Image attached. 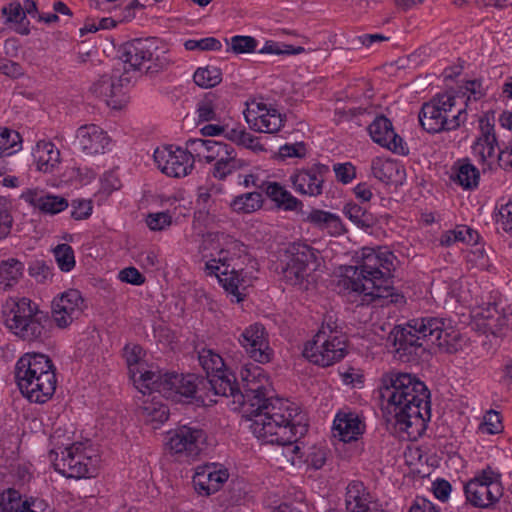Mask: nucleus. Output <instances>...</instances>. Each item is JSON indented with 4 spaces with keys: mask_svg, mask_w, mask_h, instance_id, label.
I'll return each instance as SVG.
<instances>
[{
    "mask_svg": "<svg viewBox=\"0 0 512 512\" xmlns=\"http://www.w3.org/2000/svg\"><path fill=\"white\" fill-rule=\"evenodd\" d=\"M382 382L380 396L386 401L387 421L416 440L431 418L430 391L416 375L406 372H391Z\"/></svg>",
    "mask_w": 512,
    "mask_h": 512,
    "instance_id": "1",
    "label": "nucleus"
},
{
    "mask_svg": "<svg viewBox=\"0 0 512 512\" xmlns=\"http://www.w3.org/2000/svg\"><path fill=\"white\" fill-rule=\"evenodd\" d=\"M396 257L381 247H364L357 254L356 265L347 266L339 284L343 288L362 295L364 305L387 306L402 304L404 296L392 286V271Z\"/></svg>",
    "mask_w": 512,
    "mask_h": 512,
    "instance_id": "2",
    "label": "nucleus"
},
{
    "mask_svg": "<svg viewBox=\"0 0 512 512\" xmlns=\"http://www.w3.org/2000/svg\"><path fill=\"white\" fill-rule=\"evenodd\" d=\"M221 245L218 258L205 263V272L207 275L216 276L224 290L239 303L246 297V291L255 278L253 271H248L247 266L250 264L254 270L256 262L248 253L247 247L236 239L223 236Z\"/></svg>",
    "mask_w": 512,
    "mask_h": 512,
    "instance_id": "3",
    "label": "nucleus"
},
{
    "mask_svg": "<svg viewBox=\"0 0 512 512\" xmlns=\"http://www.w3.org/2000/svg\"><path fill=\"white\" fill-rule=\"evenodd\" d=\"M215 396L231 397L234 404H238L245 417L250 421V429L254 434L256 423H276L291 420V413L298 407L288 400L268 398L264 393H240L236 377L212 380Z\"/></svg>",
    "mask_w": 512,
    "mask_h": 512,
    "instance_id": "4",
    "label": "nucleus"
},
{
    "mask_svg": "<svg viewBox=\"0 0 512 512\" xmlns=\"http://www.w3.org/2000/svg\"><path fill=\"white\" fill-rule=\"evenodd\" d=\"M17 385L30 402L43 404L56 390V373L52 360L41 353H26L15 366Z\"/></svg>",
    "mask_w": 512,
    "mask_h": 512,
    "instance_id": "5",
    "label": "nucleus"
},
{
    "mask_svg": "<svg viewBox=\"0 0 512 512\" xmlns=\"http://www.w3.org/2000/svg\"><path fill=\"white\" fill-rule=\"evenodd\" d=\"M2 314L7 328L24 341H43L49 336L50 316L29 298H9Z\"/></svg>",
    "mask_w": 512,
    "mask_h": 512,
    "instance_id": "6",
    "label": "nucleus"
},
{
    "mask_svg": "<svg viewBox=\"0 0 512 512\" xmlns=\"http://www.w3.org/2000/svg\"><path fill=\"white\" fill-rule=\"evenodd\" d=\"M137 388L143 395L148 391L150 394L158 392L163 397L174 401L195 399L205 404V397L208 396L209 388H204L194 374L179 375L177 373H164L144 371L139 379L134 380Z\"/></svg>",
    "mask_w": 512,
    "mask_h": 512,
    "instance_id": "7",
    "label": "nucleus"
},
{
    "mask_svg": "<svg viewBox=\"0 0 512 512\" xmlns=\"http://www.w3.org/2000/svg\"><path fill=\"white\" fill-rule=\"evenodd\" d=\"M303 417L298 410L291 413V420L276 423H256L254 435L264 443L277 444L282 446V454L287 461L294 465L297 460L304 456L298 439L307 432V426L302 424Z\"/></svg>",
    "mask_w": 512,
    "mask_h": 512,
    "instance_id": "8",
    "label": "nucleus"
},
{
    "mask_svg": "<svg viewBox=\"0 0 512 512\" xmlns=\"http://www.w3.org/2000/svg\"><path fill=\"white\" fill-rule=\"evenodd\" d=\"M419 122L428 133L457 130L467 120L465 108H456V96L438 94L422 105Z\"/></svg>",
    "mask_w": 512,
    "mask_h": 512,
    "instance_id": "9",
    "label": "nucleus"
},
{
    "mask_svg": "<svg viewBox=\"0 0 512 512\" xmlns=\"http://www.w3.org/2000/svg\"><path fill=\"white\" fill-rule=\"evenodd\" d=\"M120 59L134 70L156 75L167 70L174 60L169 52L160 47L155 39H134L125 43Z\"/></svg>",
    "mask_w": 512,
    "mask_h": 512,
    "instance_id": "10",
    "label": "nucleus"
},
{
    "mask_svg": "<svg viewBox=\"0 0 512 512\" xmlns=\"http://www.w3.org/2000/svg\"><path fill=\"white\" fill-rule=\"evenodd\" d=\"M347 354V338L334 331L328 324L322 326L311 342L303 350V356L310 362L327 367L340 361Z\"/></svg>",
    "mask_w": 512,
    "mask_h": 512,
    "instance_id": "11",
    "label": "nucleus"
},
{
    "mask_svg": "<svg viewBox=\"0 0 512 512\" xmlns=\"http://www.w3.org/2000/svg\"><path fill=\"white\" fill-rule=\"evenodd\" d=\"M412 327L422 335L424 341L431 342L440 352L455 354L462 349L461 334L452 327H447L442 318H418Z\"/></svg>",
    "mask_w": 512,
    "mask_h": 512,
    "instance_id": "12",
    "label": "nucleus"
},
{
    "mask_svg": "<svg viewBox=\"0 0 512 512\" xmlns=\"http://www.w3.org/2000/svg\"><path fill=\"white\" fill-rule=\"evenodd\" d=\"M316 250L305 243L295 242L285 250V265L282 267L284 280L290 285L303 284L315 270Z\"/></svg>",
    "mask_w": 512,
    "mask_h": 512,
    "instance_id": "13",
    "label": "nucleus"
},
{
    "mask_svg": "<svg viewBox=\"0 0 512 512\" xmlns=\"http://www.w3.org/2000/svg\"><path fill=\"white\" fill-rule=\"evenodd\" d=\"M414 321L410 320L406 327L395 326L387 338L394 347L395 358L403 363L418 364L427 354L423 342H420L422 335L412 327Z\"/></svg>",
    "mask_w": 512,
    "mask_h": 512,
    "instance_id": "14",
    "label": "nucleus"
},
{
    "mask_svg": "<svg viewBox=\"0 0 512 512\" xmlns=\"http://www.w3.org/2000/svg\"><path fill=\"white\" fill-rule=\"evenodd\" d=\"M96 457L88 455L83 444L74 443L61 451V457L54 460L55 469L68 478H89L96 473Z\"/></svg>",
    "mask_w": 512,
    "mask_h": 512,
    "instance_id": "15",
    "label": "nucleus"
},
{
    "mask_svg": "<svg viewBox=\"0 0 512 512\" xmlns=\"http://www.w3.org/2000/svg\"><path fill=\"white\" fill-rule=\"evenodd\" d=\"M206 439V433L201 428L181 425L167 433V446L175 455L195 458L202 451Z\"/></svg>",
    "mask_w": 512,
    "mask_h": 512,
    "instance_id": "16",
    "label": "nucleus"
},
{
    "mask_svg": "<svg viewBox=\"0 0 512 512\" xmlns=\"http://www.w3.org/2000/svg\"><path fill=\"white\" fill-rule=\"evenodd\" d=\"M84 311V300L80 292L70 289L52 301L51 317L60 329L69 327Z\"/></svg>",
    "mask_w": 512,
    "mask_h": 512,
    "instance_id": "17",
    "label": "nucleus"
},
{
    "mask_svg": "<svg viewBox=\"0 0 512 512\" xmlns=\"http://www.w3.org/2000/svg\"><path fill=\"white\" fill-rule=\"evenodd\" d=\"M154 161L162 173L169 177H184L193 168V161L184 149L173 146L157 148L154 152Z\"/></svg>",
    "mask_w": 512,
    "mask_h": 512,
    "instance_id": "18",
    "label": "nucleus"
},
{
    "mask_svg": "<svg viewBox=\"0 0 512 512\" xmlns=\"http://www.w3.org/2000/svg\"><path fill=\"white\" fill-rule=\"evenodd\" d=\"M239 343L249 357L258 363H268L273 357V350L269 346L268 333L260 323H254L245 328L239 336Z\"/></svg>",
    "mask_w": 512,
    "mask_h": 512,
    "instance_id": "19",
    "label": "nucleus"
},
{
    "mask_svg": "<svg viewBox=\"0 0 512 512\" xmlns=\"http://www.w3.org/2000/svg\"><path fill=\"white\" fill-rule=\"evenodd\" d=\"M329 173V167L325 164H314L308 169L295 172L290 176V181L296 192L317 197L323 192L325 176Z\"/></svg>",
    "mask_w": 512,
    "mask_h": 512,
    "instance_id": "20",
    "label": "nucleus"
},
{
    "mask_svg": "<svg viewBox=\"0 0 512 512\" xmlns=\"http://www.w3.org/2000/svg\"><path fill=\"white\" fill-rule=\"evenodd\" d=\"M109 142L110 138L102 128L85 124L77 129L74 145L83 155L93 157L103 154Z\"/></svg>",
    "mask_w": 512,
    "mask_h": 512,
    "instance_id": "21",
    "label": "nucleus"
},
{
    "mask_svg": "<svg viewBox=\"0 0 512 512\" xmlns=\"http://www.w3.org/2000/svg\"><path fill=\"white\" fill-rule=\"evenodd\" d=\"M250 128L262 133H276L283 126V116L263 103H253L245 112Z\"/></svg>",
    "mask_w": 512,
    "mask_h": 512,
    "instance_id": "22",
    "label": "nucleus"
},
{
    "mask_svg": "<svg viewBox=\"0 0 512 512\" xmlns=\"http://www.w3.org/2000/svg\"><path fill=\"white\" fill-rule=\"evenodd\" d=\"M466 503L478 508H489L493 506L503 495L501 482L479 483L478 480H470L464 486Z\"/></svg>",
    "mask_w": 512,
    "mask_h": 512,
    "instance_id": "23",
    "label": "nucleus"
},
{
    "mask_svg": "<svg viewBox=\"0 0 512 512\" xmlns=\"http://www.w3.org/2000/svg\"><path fill=\"white\" fill-rule=\"evenodd\" d=\"M368 131L375 143L394 153L406 154L402 138L394 132L392 123L387 117L383 115L376 117L369 125Z\"/></svg>",
    "mask_w": 512,
    "mask_h": 512,
    "instance_id": "24",
    "label": "nucleus"
},
{
    "mask_svg": "<svg viewBox=\"0 0 512 512\" xmlns=\"http://www.w3.org/2000/svg\"><path fill=\"white\" fill-rule=\"evenodd\" d=\"M198 360L203 368V370L206 372L207 377L201 378V383L204 388H209V391L214 395V388L212 380H215L217 378L226 379L230 377H235V375L228 371L227 369H224L225 364L222 359V357L214 352L211 349H202L198 353Z\"/></svg>",
    "mask_w": 512,
    "mask_h": 512,
    "instance_id": "25",
    "label": "nucleus"
},
{
    "mask_svg": "<svg viewBox=\"0 0 512 512\" xmlns=\"http://www.w3.org/2000/svg\"><path fill=\"white\" fill-rule=\"evenodd\" d=\"M228 477L229 473L226 469L205 466L196 472L193 477V484L199 493L210 495L217 492Z\"/></svg>",
    "mask_w": 512,
    "mask_h": 512,
    "instance_id": "26",
    "label": "nucleus"
},
{
    "mask_svg": "<svg viewBox=\"0 0 512 512\" xmlns=\"http://www.w3.org/2000/svg\"><path fill=\"white\" fill-rule=\"evenodd\" d=\"M364 425L354 413H338L333 423V435L340 441L351 442L363 433Z\"/></svg>",
    "mask_w": 512,
    "mask_h": 512,
    "instance_id": "27",
    "label": "nucleus"
},
{
    "mask_svg": "<svg viewBox=\"0 0 512 512\" xmlns=\"http://www.w3.org/2000/svg\"><path fill=\"white\" fill-rule=\"evenodd\" d=\"M25 200L45 214H58L68 206V200L62 196L45 194L41 191L30 190L24 194Z\"/></svg>",
    "mask_w": 512,
    "mask_h": 512,
    "instance_id": "28",
    "label": "nucleus"
},
{
    "mask_svg": "<svg viewBox=\"0 0 512 512\" xmlns=\"http://www.w3.org/2000/svg\"><path fill=\"white\" fill-rule=\"evenodd\" d=\"M37 170L51 173L60 163V151L50 141L40 140L33 151Z\"/></svg>",
    "mask_w": 512,
    "mask_h": 512,
    "instance_id": "29",
    "label": "nucleus"
},
{
    "mask_svg": "<svg viewBox=\"0 0 512 512\" xmlns=\"http://www.w3.org/2000/svg\"><path fill=\"white\" fill-rule=\"evenodd\" d=\"M451 170V179L464 189H473L477 187L480 179V173L468 158L457 160Z\"/></svg>",
    "mask_w": 512,
    "mask_h": 512,
    "instance_id": "30",
    "label": "nucleus"
},
{
    "mask_svg": "<svg viewBox=\"0 0 512 512\" xmlns=\"http://www.w3.org/2000/svg\"><path fill=\"white\" fill-rule=\"evenodd\" d=\"M242 386L240 393H264L269 383L261 367L252 365L241 370Z\"/></svg>",
    "mask_w": 512,
    "mask_h": 512,
    "instance_id": "31",
    "label": "nucleus"
},
{
    "mask_svg": "<svg viewBox=\"0 0 512 512\" xmlns=\"http://www.w3.org/2000/svg\"><path fill=\"white\" fill-rule=\"evenodd\" d=\"M24 264L18 259L9 258L0 263V287L4 290L14 286L22 278Z\"/></svg>",
    "mask_w": 512,
    "mask_h": 512,
    "instance_id": "32",
    "label": "nucleus"
},
{
    "mask_svg": "<svg viewBox=\"0 0 512 512\" xmlns=\"http://www.w3.org/2000/svg\"><path fill=\"white\" fill-rule=\"evenodd\" d=\"M343 212L345 216L360 228H370L376 224V217L366 206L356 203H347Z\"/></svg>",
    "mask_w": 512,
    "mask_h": 512,
    "instance_id": "33",
    "label": "nucleus"
},
{
    "mask_svg": "<svg viewBox=\"0 0 512 512\" xmlns=\"http://www.w3.org/2000/svg\"><path fill=\"white\" fill-rule=\"evenodd\" d=\"M305 221L319 227V228H330L335 233L342 232L343 224L341 219L336 214L328 211L314 209L305 218Z\"/></svg>",
    "mask_w": 512,
    "mask_h": 512,
    "instance_id": "34",
    "label": "nucleus"
},
{
    "mask_svg": "<svg viewBox=\"0 0 512 512\" xmlns=\"http://www.w3.org/2000/svg\"><path fill=\"white\" fill-rule=\"evenodd\" d=\"M223 158V160H219V162L214 164L212 170V175L219 180L226 179V177L233 172L246 166V162L244 160L237 158V153L234 148L229 150L227 158Z\"/></svg>",
    "mask_w": 512,
    "mask_h": 512,
    "instance_id": "35",
    "label": "nucleus"
},
{
    "mask_svg": "<svg viewBox=\"0 0 512 512\" xmlns=\"http://www.w3.org/2000/svg\"><path fill=\"white\" fill-rule=\"evenodd\" d=\"M141 416L145 421L164 423L169 418L168 407L153 396L151 400H144L140 407Z\"/></svg>",
    "mask_w": 512,
    "mask_h": 512,
    "instance_id": "36",
    "label": "nucleus"
},
{
    "mask_svg": "<svg viewBox=\"0 0 512 512\" xmlns=\"http://www.w3.org/2000/svg\"><path fill=\"white\" fill-rule=\"evenodd\" d=\"M263 197L259 192H249L239 195L231 202L232 209L237 213H252L262 207Z\"/></svg>",
    "mask_w": 512,
    "mask_h": 512,
    "instance_id": "37",
    "label": "nucleus"
},
{
    "mask_svg": "<svg viewBox=\"0 0 512 512\" xmlns=\"http://www.w3.org/2000/svg\"><path fill=\"white\" fill-rule=\"evenodd\" d=\"M361 483H351L347 487L346 500L348 512H383L378 509H371L360 496Z\"/></svg>",
    "mask_w": 512,
    "mask_h": 512,
    "instance_id": "38",
    "label": "nucleus"
},
{
    "mask_svg": "<svg viewBox=\"0 0 512 512\" xmlns=\"http://www.w3.org/2000/svg\"><path fill=\"white\" fill-rule=\"evenodd\" d=\"M195 84L202 88H212L222 81V72L216 66L199 67L194 75Z\"/></svg>",
    "mask_w": 512,
    "mask_h": 512,
    "instance_id": "39",
    "label": "nucleus"
},
{
    "mask_svg": "<svg viewBox=\"0 0 512 512\" xmlns=\"http://www.w3.org/2000/svg\"><path fill=\"white\" fill-rule=\"evenodd\" d=\"M371 169L373 176L386 184L392 182L395 174L399 172L396 162L380 158L372 161Z\"/></svg>",
    "mask_w": 512,
    "mask_h": 512,
    "instance_id": "40",
    "label": "nucleus"
},
{
    "mask_svg": "<svg viewBox=\"0 0 512 512\" xmlns=\"http://www.w3.org/2000/svg\"><path fill=\"white\" fill-rule=\"evenodd\" d=\"M21 136L8 128H0V157L10 156L20 149Z\"/></svg>",
    "mask_w": 512,
    "mask_h": 512,
    "instance_id": "41",
    "label": "nucleus"
},
{
    "mask_svg": "<svg viewBox=\"0 0 512 512\" xmlns=\"http://www.w3.org/2000/svg\"><path fill=\"white\" fill-rule=\"evenodd\" d=\"M54 256L59 268L64 272H69L75 266L74 251L68 244H59L54 249Z\"/></svg>",
    "mask_w": 512,
    "mask_h": 512,
    "instance_id": "42",
    "label": "nucleus"
},
{
    "mask_svg": "<svg viewBox=\"0 0 512 512\" xmlns=\"http://www.w3.org/2000/svg\"><path fill=\"white\" fill-rule=\"evenodd\" d=\"M234 147L230 144L219 142L215 140L210 141V145L207 146L205 155L202 160H205L207 163L214 162L217 163L219 160H223V157L229 155V150H232Z\"/></svg>",
    "mask_w": 512,
    "mask_h": 512,
    "instance_id": "43",
    "label": "nucleus"
},
{
    "mask_svg": "<svg viewBox=\"0 0 512 512\" xmlns=\"http://www.w3.org/2000/svg\"><path fill=\"white\" fill-rule=\"evenodd\" d=\"M479 126L481 135L477 138L476 141H492L496 142L497 137L494 131V116L493 114L485 113L483 116L479 119Z\"/></svg>",
    "mask_w": 512,
    "mask_h": 512,
    "instance_id": "44",
    "label": "nucleus"
},
{
    "mask_svg": "<svg viewBox=\"0 0 512 512\" xmlns=\"http://www.w3.org/2000/svg\"><path fill=\"white\" fill-rule=\"evenodd\" d=\"M257 41L251 36H234L231 38V50L236 54L255 51Z\"/></svg>",
    "mask_w": 512,
    "mask_h": 512,
    "instance_id": "45",
    "label": "nucleus"
},
{
    "mask_svg": "<svg viewBox=\"0 0 512 512\" xmlns=\"http://www.w3.org/2000/svg\"><path fill=\"white\" fill-rule=\"evenodd\" d=\"M186 50H201V51H209V50H220L222 45L220 41L214 37H207L200 40H187L184 43Z\"/></svg>",
    "mask_w": 512,
    "mask_h": 512,
    "instance_id": "46",
    "label": "nucleus"
},
{
    "mask_svg": "<svg viewBox=\"0 0 512 512\" xmlns=\"http://www.w3.org/2000/svg\"><path fill=\"white\" fill-rule=\"evenodd\" d=\"M480 429L488 434L500 433L503 429L500 414L494 410L488 411L484 416Z\"/></svg>",
    "mask_w": 512,
    "mask_h": 512,
    "instance_id": "47",
    "label": "nucleus"
},
{
    "mask_svg": "<svg viewBox=\"0 0 512 512\" xmlns=\"http://www.w3.org/2000/svg\"><path fill=\"white\" fill-rule=\"evenodd\" d=\"M211 140H205L200 138L189 139L186 142V153H189L190 159L194 162V158L202 160L205 155L207 146L210 145Z\"/></svg>",
    "mask_w": 512,
    "mask_h": 512,
    "instance_id": "48",
    "label": "nucleus"
},
{
    "mask_svg": "<svg viewBox=\"0 0 512 512\" xmlns=\"http://www.w3.org/2000/svg\"><path fill=\"white\" fill-rule=\"evenodd\" d=\"M13 217L5 199L0 198V240L5 239L11 232Z\"/></svg>",
    "mask_w": 512,
    "mask_h": 512,
    "instance_id": "49",
    "label": "nucleus"
},
{
    "mask_svg": "<svg viewBox=\"0 0 512 512\" xmlns=\"http://www.w3.org/2000/svg\"><path fill=\"white\" fill-rule=\"evenodd\" d=\"M71 217L75 220L87 219L93 210V205L90 200L76 199L71 203Z\"/></svg>",
    "mask_w": 512,
    "mask_h": 512,
    "instance_id": "50",
    "label": "nucleus"
},
{
    "mask_svg": "<svg viewBox=\"0 0 512 512\" xmlns=\"http://www.w3.org/2000/svg\"><path fill=\"white\" fill-rule=\"evenodd\" d=\"M327 450L324 447H312L306 456L305 462L315 470L321 469L327 460Z\"/></svg>",
    "mask_w": 512,
    "mask_h": 512,
    "instance_id": "51",
    "label": "nucleus"
},
{
    "mask_svg": "<svg viewBox=\"0 0 512 512\" xmlns=\"http://www.w3.org/2000/svg\"><path fill=\"white\" fill-rule=\"evenodd\" d=\"M20 500V493L15 489L9 488L1 495L0 507L4 512L16 511L17 507L21 504Z\"/></svg>",
    "mask_w": 512,
    "mask_h": 512,
    "instance_id": "52",
    "label": "nucleus"
},
{
    "mask_svg": "<svg viewBox=\"0 0 512 512\" xmlns=\"http://www.w3.org/2000/svg\"><path fill=\"white\" fill-rule=\"evenodd\" d=\"M172 218L167 212L151 213L146 218L147 226L154 231H161L170 226Z\"/></svg>",
    "mask_w": 512,
    "mask_h": 512,
    "instance_id": "53",
    "label": "nucleus"
},
{
    "mask_svg": "<svg viewBox=\"0 0 512 512\" xmlns=\"http://www.w3.org/2000/svg\"><path fill=\"white\" fill-rule=\"evenodd\" d=\"M454 239L457 242H463L467 244H477L479 241V234L476 230L466 226L458 225L453 229Z\"/></svg>",
    "mask_w": 512,
    "mask_h": 512,
    "instance_id": "54",
    "label": "nucleus"
},
{
    "mask_svg": "<svg viewBox=\"0 0 512 512\" xmlns=\"http://www.w3.org/2000/svg\"><path fill=\"white\" fill-rule=\"evenodd\" d=\"M498 146V142H482V141H475L474 145L472 146L473 152L475 155H477L482 162H485L489 159H492L495 157V148Z\"/></svg>",
    "mask_w": 512,
    "mask_h": 512,
    "instance_id": "55",
    "label": "nucleus"
},
{
    "mask_svg": "<svg viewBox=\"0 0 512 512\" xmlns=\"http://www.w3.org/2000/svg\"><path fill=\"white\" fill-rule=\"evenodd\" d=\"M306 155V147L303 142L285 144L280 147L278 157L282 160L291 157L303 158Z\"/></svg>",
    "mask_w": 512,
    "mask_h": 512,
    "instance_id": "56",
    "label": "nucleus"
},
{
    "mask_svg": "<svg viewBox=\"0 0 512 512\" xmlns=\"http://www.w3.org/2000/svg\"><path fill=\"white\" fill-rule=\"evenodd\" d=\"M2 14L6 16L7 22H23L26 19V12L19 2H13L8 6H4Z\"/></svg>",
    "mask_w": 512,
    "mask_h": 512,
    "instance_id": "57",
    "label": "nucleus"
},
{
    "mask_svg": "<svg viewBox=\"0 0 512 512\" xmlns=\"http://www.w3.org/2000/svg\"><path fill=\"white\" fill-rule=\"evenodd\" d=\"M261 188L277 206L279 205V202L283 200V197L287 196V190L277 182L263 183Z\"/></svg>",
    "mask_w": 512,
    "mask_h": 512,
    "instance_id": "58",
    "label": "nucleus"
},
{
    "mask_svg": "<svg viewBox=\"0 0 512 512\" xmlns=\"http://www.w3.org/2000/svg\"><path fill=\"white\" fill-rule=\"evenodd\" d=\"M334 172L336 174L337 180L343 184L351 182L356 176L355 167L349 162L343 164H335Z\"/></svg>",
    "mask_w": 512,
    "mask_h": 512,
    "instance_id": "59",
    "label": "nucleus"
},
{
    "mask_svg": "<svg viewBox=\"0 0 512 512\" xmlns=\"http://www.w3.org/2000/svg\"><path fill=\"white\" fill-rule=\"evenodd\" d=\"M115 84L108 76H103L93 85V91L101 97H113Z\"/></svg>",
    "mask_w": 512,
    "mask_h": 512,
    "instance_id": "60",
    "label": "nucleus"
},
{
    "mask_svg": "<svg viewBox=\"0 0 512 512\" xmlns=\"http://www.w3.org/2000/svg\"><path fill=\"white\" fill-rule=\"evenodd\" d=\"M197 113L199 122H206L216 119L214 105L212 101L207 98L199 102L197 106Z\"/></svg>",
    "mask_w": 512,
    "mask_h": 512,
    "instance_id": "61",
    "label": "nucleus"
},
{
    "mask_svg": "<svg viewBox=\"0 0 512 512\" xmlns=\"http://www.w3.org/2000/svg\"><path fill=\"white\" fill-rule=\"evenodd\" d=\"M119 278L121 281L133 285H141L145 282V277L135 267H127L121 270Z\"/></svg>",
    "mask_w": 512,
    "mask_h": 512,
    "instance_id": "62",
    "label": "nucleus"
},
{
    "mask_svg": "<svg viewBox=\"0 0 512 512\" xmlns=\"http://www.w3.org/2000/svg\"><path fill=\"white\" fill-rule=\"evenodd\" d=\"M499 217L502 229L512 237V202L501 206Z\"/></svg>",
    "mask_w": 512,
    "mask_h": 512,
    "instance_id": "63",
    "label": "nucleus"
},
{
    "mask_svg": "<svg viewBox=\"0 0 512 512\" xmlns=\"http://www.w3.org/2000/svg\"><path fill=\"white\" fill-rule=\"evenodd\" d=\"M409 512H440L436 506L424 497H416Z\"/></svg>",
    "mask_w": 512,
    "mask_h": 512,
    "instance_id": "64",
    "label": "nucleus"
}]
</instances>
